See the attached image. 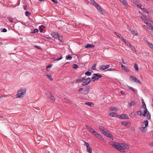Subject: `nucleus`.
<instances>
[{
	"instance_id": "1",
	"label": "nucleus",
	"mask_w": 153,
	"mask_h": 153,
	"mask_svg": "<svg viewBox=\"0 0 153 153\" xmlns=\"http://www.w3.org/2000/svg\"><path fill=\"white\" fill-rule=\"evenodd\" d=\"M109 144L122 152H126V150L129 148L128 146L125 143L120 144L117 142H109Z\"/></svg>"
},
{
	"instance_id": "2",
	"label": "nucleus",
	"mask_w": 153,
	"mask_h": 153,
	"mask_svg": "<svg viewBox=\"0 0 153 153\" xmlns=\"http://www.w3.org/2000/svg\"><path fill=\"white\" fill-rule=\"evenodd\" d=\"M26 93V90L25 89H21L19 90L16 95V97L22 98L24 97Z\"/></svg>"
},
{
	"instance_id": "3",
	"label": "nucleus",
	"mask_w": 153,
	"mask_h": 153,
	"mask_svg": "<svg viewBox=\"0 0 153 153\" xmlns=\"http://www.w3.org/2000/svg\"><path fill=\"white\" fill-rule=\"evenodd\" d=\"M102 77V76L101 75H99L97 74H94L93 76L91 78V79L94 82L96 80L99 79Z\"/></svg>"
},
{
	"instance_id": "4",
	"label": "nucleus",
	"mask_w": 153,
	"mask_h": 153,
	"mask_svg": "<svg viewBox=\"0 0 153 153\" xmlns=\"http://www.w3.org/2000/svg\"><path fill=\"white\" fill-rule=\"evenodd\" d=\"M129 79L131 81L140 84L141 83L139 79L133 76H131L129 77Z\"/></svg>"
},
{
	"instance_id": "5",
	"label": "nucleus",
	"mask_w": 153,
	"mask_h": 153,
	"mask_svg": "<svg viewBox=\"0 0 153 153\" xmlns=\"http://www.w3.org/2000/svg\"><path fill=\"white\" fill-rule=\"evenodd\" d=\"M99 128L100 131L103 134H105L104 133L108 130L104 127L101 126H99Z\"/></svg>"
},
{
	"instance_id": "6",
	"label": "nucleus",
	"mask_w": 153,
	"mask_h": 153,
	"mask_svg": "<svg viewBox=\"0 0 153 153\" xmlns=\"http://www.w3.org/2000/svg\"><path fill=\"white\" fill-rule=\"evenodd\" d=\"M46 95L47 96V97L50 99L51 100L55 101V98L50 93L48 92L46 93Z\"/></svg>"
},
{
	"instance_id": "7",
	"label": "nucleus",
	"mask_w": 153,
	"mask_h": 153,
	"mask_svg": "<svg viewBox=\"0 0 153 153\" xmlns=\"http://www.w3.org/2000/svg\"><path fill=\"white\" fill-rule=\"evenodd\" d=\"M133 2L140 8H141V5L137 0H132Z\"/></svg>"
},
{
	"instance_id": "8",
	"label": "nucleus",
	"mask_w": 153,
	"mask_h": 153,
	"mask_svg": "<svg viewBox=\"0 0 153 153\" xmlns=\"http://www.w3.org/2000/svg\"><path fill=\"white\" fill-rule=\"evenodd\" d=\"M86 128L88 129L92 133H93L94 134L96 133V131H94L93 129L91 127L89 126L88 125H86Z\"/></svg>"
},
{
	"instance_id": "9",
	"label": "nucleus",
	"mask_w": 153,
	"mask_h": 153,
	"mask_svg": "<svg viewBox=\"0 0 153 153\" xmlns=\"http://www.w3.org/2000/svg\"><path fill=\"white\" fill-rule=\"evenodd\" d=\"M91 81V79L90 78H87L85 81L83 82L82 83V85L85 86L88 84Z\"/></svg>"
},
{
	"instance_id": "10",
	"label": "nucleus",
	"mask_w": 153,
	"mask_h": 153,
	"mask_svg": "<svg viewBox=\"0 0 153 153\" xmlns=\"http://www.w3.org/2000/svg\"><path fill=\"white\" fill-rule=\"evenodd\" d=\"M110 67V65H107L106 66L104 65H101L100 68V69L102 70H105L106 69H107Z\"/></svg>"
},
{
	"instance_id": "11",
	"label": "nucleus",
	"mask_w": 153,
	"mask_h": 153,
	"mask_svg": "<svg viewBox=\"0 0 153 153\" xmlns=\"http://www.w3.org/2000/svg\"><path fill=\"white\" fill-rule=\"evenodd\" d=\"M94 135L95 137L97 138L98 139L101 140L102 139V137L101 135L98 133H97V132H96V133L94 134Z\"/></svg>"
},
{
	"instance_id": "12",
	"label": "nucleus",
	"mask_w": 153,
	"mask_h": 153,
	"mask_svg": "<svg viewBox=\"0 0 153 153\" xmlns=\"http://www.w3.org/2000/svg\"><path fill=\"white\" fill-rule=\"evenodd\" d=\"M104 134V135L109 137H111L112 136V135L109 133V131L108 130L106 131Z\"/></svg>"
},
{
	"instance_id": "13",
	"label": "nucleus",
	"mask_w": 153,
	"mask_h": 153,
	"mask_svg": "<svg viewBox=\"0 0 153 153\" xmlns=\"http://www.w3.org/2000/svg\"><path fill=\"white\" fill-rule=\"evenodd\" d=\"M94 45L93 44H88L84 47L86 48H89L94 47Z\"/></svg>"
},
{
	"instance_id": "14",
	"label": "nucleus",
	"mask_w": 153,
	"mask_h": 153,
	"mask_svg": "<svg viewBox=\"0 0 153 153\" xmlns=\"http://www.w3.org/2000/svg\"><path fill=\"white\" fill-rule=\"evenodd\" d=\"M51 35L53 36V37L55 38H57L59 36L58 33L56 32L52 33L51 34Z\"/></svg>"
},
{
	"instance_id": "15",
	"label": "nucleus",
	"mask_w": 153,
	"mask_h": 153,
	"mask_svg": "<svg viewBox=\"0 0 153 153\" xmlns=\"http://www.w3.org/2000/svg\"><path fill=\"white\" fill-rule=\"evenodd\" d=\"M120 1L126 7H127L128 6V4L125 0H120Z\"/></svg>"
},
{
	"instance_id": "16",
	"label": "nucleus",
	"mask_w": 153,
	"mask_h": 153,
	"mask_svg": "<svg viewBox=\"0 0 153 153\" xmlns=\"http://www.w3.org/2000/svg\"><path fill=\"white\" fill-rule=\"evenodd\" d=\"M148 126V121L147 120L144 121L143 123L142 124V126L143 127H147Z\"/></svg>"
},
{
	"instance_id": "17",
	"label": "nucleus",
	"mask_w": 153,
	"mask_h": 153,
	"mask_svg": "<svg viewBox=\"0 0 153 153\" xmlns=\"http://www.w3.org/2000/svg\"><path fill=\"white\" fill-rule=\"evenodd\" d=\"M109 115L113 117H118V115L116 114V113L113 112H111L109 114Z\"/></svg>"
},
{
	"instance_id": "18",
	"label": "nucleus",
	"mask_w": 153,
	"mask_h": 153,
	"mask_svg": "<svg viewBox=\"0 0 153 153\" xmlns=\"http://www.w3.org/2000/svg\"><path fill=\"white\" fill-rule=\"evenodd\" d=\"M110 110L114 111H117L118 110L116 107H111L110 108Z\"/></svg>"
},
{
	"instance_id": "19",
	"label": "nucleus",
	"mask_w": 153,
	"mask_h": 153,
	"mask_svg": "<svg viewBox=\"0 0 153 153\" xmlns=\"http://www.w3.org/2000/svg\"><path fill=\"white\" fill-rule=\"evenodd\" d=\"M120 118H122V119H124V118H126V119H128V115L123 114L121 115L120 117Z\"/></svg>"
},
{
	"instance_id": "20",
	"label": "nucleus",
	"mask_w": 153,
	"mask_h": 153,
	"mask_svg": "<svg viewBox=\"0 0 153 153\" xmlns=\"http://www.w3.org/2000/svg\"><path fill=\"white\" fill-rule=\"evenodd\" d=\"M146 42L149 47L152 49H153V44L152 43H151L149 41H146Z\"/></svg>"
},
{
	"instance_id": "21",
	"label": "nucleus",
	"mask_w": 153,
	"mask_h": 153,
	"mask_svg": "<svg viewBox=\"0 0 153 153\" xmlns=\"http://www.w3.org/2000/svg\"><path fill=\"white\" fill-rule=\"evenodd\" d=\"M86 151L89 153H92V148L90 146L89 147L87 148Z\"/></svg>"
},
{
	"instance_id": "22",
	"label": "nucleus",
	"mask_w": 153,
	"mask_h": 153,
	"mask_svg": "<svg viewBox=\"0 0 153 153\" xmlns=\"http://www.w3.org/2000/svg\"><path fill=\"white\" fill-rule=\"evenodd\" d=\"M131 33H132L135 36H137L138 35V33L137 31L132 30L131 29L129 30Z\"/></svg>"
},
{
	"instance_id": "23",
	"label": "nucleus",
	"mask_w": 153,
	"mask_h": 153,
	"mask_svg": "<svg viewBox=\"0 0 153 153\" xmlns=\"http://www.w3.org/2000/svg\"><path fill=\"white\" fill-rule=\"evenodd\" d=\"M85 79V78L84 77H81L79 79H78L76 80L77 82H81L83 80Z\"/></svg>"
},
{
	"instance_id": "24",
	"label": "nucleus",
	"mask_w": 153,
	"mask_h": 153,
	"mask_svg": "<svg viewBox=\"0 0 153 153\" xmlns=\"http://www.w3.org/2000/svg\"><path fill=\"white\" fill-rule=\"evenodd\" d=\"M129 122H122V124L123 125H124L126 127H129L130 126H128V124H129Z\"/></svg>"
},
{
	"instance_id": "25",
	"label": "nucleus",
	"mask_w": 153,
	"mask_h": 153,
	"mask_svg": "<svg viewBox=\"0 0 153 153\" xmlns=\"http://www.w3.org/2000/svg\"><path fill=\"white\" fill-rule=\"evenodd\" d=\"M146 127H143L142 128H140V130L143 132H146L147 130V129L146 128Z\"/></svg>"
},
{
	"instance_id": "26",
	"label": "nucleus",
	"mask_w": 153,
	"mask_h": 153,
	"mask_svg": "<svg viewBox=\"0 0 153 153\" xmlns=\"http://www.w3.org/2000/svg\"><path fill=\"white\" fill-rule=\"evenodd\" d=\"M91 3L95 7L98 6V4L95 2L94 0H90Z\"/></svg>"
},
{
	"instance_id": "27",
	"label": "nucleus",
	"mask_w": 153,
	"mask_h": 153,
	"mask_svg": "<svg viewBox=\"0 0 153 153\" xmlns=\"http://www.w3.org/2000/svg\"><path fill=\"white\" fill-rule=\"evenodd\" d=\"M122 40L124 41L125 43H126L128 46H130L131 45L129 42H128L126 39H122Z\"/></svg>"
},
{
	"instance_id": "28",
	"label": "nucleus",
	"mask_w": 153,
	"mask_h": 153,
	"mask_svg": "<svg viewBox=\"0 0 153 153\" xmlns=\"http://www.w3.org/2000/svg\"><path fill=\"white\" fill-rule=\"evenodd\" d=\"M136 104V102L134 101H132L129 103V106L131 107L135 105Z\"/></svg>"
},
{
	"instance_id": "29",
	"label": "nucleus",
	"mask_w": 153,
	"mask_h": 153,
	"mask_svg": "<svg viewBox=\"0 0 153 153\" xmlns=\"http://www.w3.org/2000/svg\"><path fill=\"white\" fill-rule=\"evenodd\" d=\"M134 68L135 70L137 71H138V67L137 64V63H135L134 64Z\"/></svg>"
},
{
	"instance_id": "30",
	"label": "nucleus",
	"mask_w": 153,
	"mask_h": 153,
	"mask_svg": "<svg viewBox=\"0 0 153 153\" xmlns=\"http://www.w3.org/2000/svg\"><path fill=\"white\" fill-rule=\"evenodd\" d=\"M141 18L143 20V21L144 22V23L145 24H146L147 23V22H148V21H147V19H146V18L145 17H141Z\"/></svg>"
},
{
	"instance_id": "31",
	"label": "nucleus",
	"mask_w": 153,
	"mask_h": 153,
	"mask_svg": "<svg viewBox=\"0 0 153 153\" xmlns=\"http://www.w3.org/2000/svg\"><path fill=\"white\" fill-rule=\"evenodd\" d=\"M46 76H47L48 78L51 81H52L53 80L51 75L46 74Z\"/></svg>"
},
{
	"instance_id": "32",
	"label": "nucleus",
	"mask_w": 153,
	"mask_h": 153,
	"mask_svg": "<svg viewBox=\"0 0 153 153\" xmlns=\"http://www.w3.org/2000/svg\"><path fill=\"white\" fill-rule=\"evenodd\" d=\"M123 70L127 72H129V69L126 66L124 67L123 69Z\"/></svg>"
},
{
	"instance_id": "33",
	"label": "nucleus",
	"mask_w": 153,
	"mask_h": 153,
	"mask_svg": "<svg viewBox=\"0 0 153 153\" xmlns=\"http://www.w3.org/2000/svg\"><path fill=\"white\" fill-rule=\"evenodd\" d=\"M146 116L148 120H150L151 119V115L149 114V112H148Z\"/></svg>"
},
{
	"instance_id": "34",
	"label": "nucleus",
	"mask_w": 153,
	"mask_h": 153,
	"mask_svg": "<svg viewBox=\"0 0 153 153\" xmlns=\"http://www.w3.org/2000/svg\"><path fill=\"white\" fill-rule=\"evenodd\" d=\"M146 24L148 26L151 27V28L153 27L152 25L149 22H148Z\"/></svg>"
},
{
	"instance_id": "35",
	"label": "nucleus",
	"mask_w": 153,
	"mask_h": 153,
	"mask_svg": "<svg viewBox=\"0 0 153 153\" xmlns=\"http://www.w3.org/2000/svg\"><path fill=\"white\" fill-rule=\"evenodd\" d=\"M142 10L145 12V13H148V11L145 8H142L141 7V8H140Z\"/></svg>"
},
{
	"instance_id": "36",
	"label": "nucleus",
	"mask_w": 153,
	"mask_h": 153,
	"mask_svg": "<svg viewBox=\"0 0 153 153\" xmlns=\"http://www.w3.org/2000/svg\"><path fill=\"white\" fill-rule=\"evenodd\" d=\"M72 56L71 55H68V56H66V58L68 60L71 59H72Z\"/></svg>"
},
{
	"instance_id": "37",
	"label": "nucleus",
	"mask_w": 153,
	"mask_h": 153,
	"mask_svg": "<svg viewBox=\"0 0 153 153\" xmlns=\"http://www.w3.org/2000/svg\"><path fill=\"white\" fill-rule=\"evenodd\" d=\"M84 145L85 146H86V148L87 147H89V146H90L89 145V144L87 143V142H84Z\"/></svg>"
},
{
	"instance_id": "38",
	"label": "nucleus",
	"mask_w": 153,
	"mask_h": 153,
	"mask_svg": "<svg viewBox=\"0 0 153 153\" xmlns=\"http://www.w3.org/2000/svg\"><path fill=\"white\" fill-rule=\"evenodd\" d=\"M52 65H52L51 64V65H49L47 66L46 67V70L48 71V69H49L51 68L52 67Z\"/></svg>"
},
{
	"instance_id": "39",
	"label": "nucleus",
	"mask_w": 153,
	"mask_h": 153,
	"mask_svg": "<svg viewBox=\"0 0 153 153\" xmlns=\"http://www.w3.org/2000/svg\"><path fill=\"white\" fill-rule=\"evenodd\" d=\"M142 105H143V108H146V105L145 103L144 102V100H143V99H142Z\"/></svg>"
},
{
	"instance_id": "40",
	"label": "nucleus",
	"mask_w": 153,
	"mask_h": 153,
	"mask_svg": "<svg viewBox=\"0 0 153 153\" xmlns=\"http://www.w3.org/2000/svg\"><path fill=\"white\" fill-rule=\"evenodd\" d=\"M85 104L88 105L89 106H91L92 105H93V104L91 102H87L85 103Z\"/></svg>"
},
{
	"instance_id": "41",
	"label": "nucleus",
	"mask_w": 153,
	"mask_h": 153,
	"mask_svg": "<svg viewBox=\"0 0 153 153\" xmlns=\"http://www.w3.org/2000/svg\"><path fill=\"white\" fill-rule=\"evenodd\" d=\"M73 67L74 69H76L78 68L79 67V66L76 64H74L73 65Z\"/></svg>"
},
{
	"instance_id": "42",
	"label": "nucleus",
	"mask_w": 153,
	"mask_h": 153,
	"mask_svg": "<svg viewBox=\"0 0 153 153\" xmlns=\"http://www.w3.org/2000/svg\"><path fill=\"white\" fill-rule=\"evenodd\" d=\"M96 64H94L91 67V68L92 70H95L96 69Z\"/></svg>"
},
{
	"instance_id": "43",
	"label": "nucleus",
	"mask_w": 153,
	"mask_h": 153,
	"mask_svg": "<svg viewBox=\"0 0 153 153\" xmlns=\"http://www.w3.org/2000/svg\"><path fill=\"white\" fill-rule=\"evenodd\" d=\"M142 27L144 28V29L147 31H149V29L148 27L145 25H143Z\"/></svg>"
},
{
	"instance_id": "44",
	"label": "nucleus",
	"mask_w": 153,
	"mask_h": 153,
	"mask_svg": "<svg viewBox=\"0 0 153 153\" xmlns=\"http://www.w3.org/2000/svg\"><path fill=\"white\" fill-rule=\"evenodd\" d=\"M130 47L133 51H136V49H135L134 46L132 45H131Z\"/></svg>"
},
{
	"instance_id": "45",
	"label": "nucleus",
	"mask_w": 153,
	"mask_h": 153,
	"mask_svg": "<svg viewBox=\"0 0 153 153\" xmlns=\"http://www.w3.org/2000/svg\"><path fill=\"white\" fill-rule=\"evenodd\" d=\"M99 12L101 13L102 14H104L105 12L103 10H102V9H101L100 11H99Z\"/></svg>"
},
{
	"instance_id": "46",
	"label": "nucleus",
	"mask_w": 153,
	"mask_h": 153,
	"mask_svg": "<svg viewBox=\"0 0 153 153\" xmlns=\"http://www.w3.org/2000/svg\"><path fill=\"white\" fill-rule=\"evenodd\" d=\"M25 13L26 15L27 16H30V13L28 11L25 12Z\"/></svg>"
},
{
	"instance_id": "47",
	"label": "nucleus",
	"mask_w": 153,
	"mask_h": 153,
	"mask_svg": "<svg viewBox=\"0 0 153 153\" xmlns=\"http://www.w3.org/2000/svg\"><path fill=\"white\" fill-rule=\"evenodd\" d=\"M135 115H136V113H135L133 112L132 113H131V114L130 115V116H131V117H133Z\"/></svg>"
},
{
	"instance_id": "48",
	"label": "nucleus",
	"mask_w": 153,
	"mask_h": 153,
	"mask_svg": "<svg viewBox=\"0 0 153 153\" xmlns=\"http://www.w3.org/2000/svg\"><path fill=\"white\" fill-rule=\"evenodd\" d=\"M91 74V73L89 72V71H87L86 72H85V74L88 76H89Z\"/></svg>"
},
{
	"instance_id": "49",
	"label": "nucleus",
	"mask_w": 153,
	"mask_h": 153,
	"mask_svg": "<svg viewBox=\"0 0 153 153\" xmlns=\"http://www.w3.org/2000/svg\"><path fill=\"white\" fill-rule=\"evenodd\" d=\"M137 114L140 116H141L143 114L142 112L141 111H137Z\"/></svg>"
},
{
	"instance_id": "50",
	"label": "nucleus",
	"mask_w": 153,
	"mask_h": 153,
	"mask_svg": "<svg viewBox=\"0 0 153 153\" xmlns=\"http://www.w3.org/2000/svg\"><path fill=\"white\" fill-rule=\"evenodd\" d=\"M58 40H59L60 41H62V38L61 36H58Z\"/></svg>"
},
{
	"instance_id": "51",
	"label": "nucleus",
	"mask_w": 153,
	"mask_h": 153,
	"mask_svg": "<svg viewBox=\"0 0 153 153\" xmlns=\"http://www.w3.org/2000/svg\"><path fill=\"white\" fill-rule=\"evenodd\" d=\"M90 86L89 85L88 86L87 88L85 89V90L87 92V93L88 92L90 88Z\"/></svg>"
},
{
	"instance_id": "52",
	"label": "nucleus",
	"mask_w": 153,
	"mask_h": 153,
	"mask_svg": "<svg viewBox=\"0 0 153 153\" xmlns=\"http://www.w3.org/2000/svg\"><path fill=\"white\" fill-rule=\"evenodd\" d=\"M145 109L144 110V113L147 114L148 111H147V110L146 108H145Z\"/></svg>"
},
{
	"instance_id": "53",
	"label": "nucleus",
	"mask_w": 153,
	"mask_h": 153,
	"mask_svg": "<svg viewBox=\"0 0 153 153\" xmlns=\"http://www.w3.org/2000/svg\"><path fill=\"white\" fill-rule=\"evenodd\" d=\"M38 31V30L37 29H35L32 32V33H34L36 32H37Z\"/></svg>"
},
{
	"instance_id": "54",
	"label": "nucleus",
	"mask_w": 153,
	"mask_h": 153,
	"mask_svg": "<svg viewBox=\"0 0 153 153\" xmlns=\"http://www.w3.org/2000/svg\"><path fill=\"white\" fill-rule=\"evenodd\" d=\"M96 7L97 8V9L99 10V11H100V10L101 9H102L101 8L100 6H99L98 4V6H96Z\"/></svg>"
},
{
	"instance_id": "55",
	"label": "nucleus",
	"mask_w": 153,
	"mask_h": 153,
	"mask_svg": "<svg viewBox=\"0 0 153 153\" xmlns=\"http://www.w3.org/2000/svg\"><path fill=\"white\" fill-rule=\"evenodd\" d=\"M117 36L119 37V38L120 39L122 40V39L123 38H122V36H121V35H119V34H118V35H117Z\"/></svg>"
},
{
	"instance_id": "56",
	"label": "nucleus",
	"mask_w": 153,
	"mask_h": 153,
	"mask_svg": "<svg viewBox=\"0 0 153 153\" xmlns=\"http://www.w3.org/2000/svg\"><path fill=\"white\" fill-rule=\"evenodd\" d=\"M108 71H117V70L114 69L110 68L108 69Z\"/></svg>"
},
{
	"instance_id": "57",
	"label": "nucleus",
	"mask_w": 153,
	"mask_h": 153,
	"mask_svg": "<svg viewBox=\"0 0 153 153\" xmlns=\"http://www.w3.org/2000/svg\"><path fill=\"white\" fill-rule=\"evenodd\" d=\"M54 59L55 60H59V59L57 56H55L54 57Z\"/></svg>"
},
{
	"instance_id": "58",
	"label": "nucleus",
	"mask_w": 153,
	"mask_h": 153,
	"mask_svg": "<svg viewBox=\"0 0 153 153\" xmlns=\"http://www.w3.org/2000/svg\"><path fill=\"white\" fill-rule=\"evenodd\" d=\"M2 31L3 32H6L7 31V29L5 28L2 29Z\"/></svg>"
},
{
	"instance_id": "59",
	"label": "nucleus",
	"mask_w": 153,
	"mask_h": 153,
	"mask_svg": "<svg viewBox=\"0 0 153 153\" xmlns=\"http://www.w3.org/2000/svg\"><path fill=\"white\" fill-rule=\"evenodd\" d=\"M24 9L25 10H27V6L26 5H24Z\"/></svg>"
},
{
	"instance_id": "60",
	"label": "nucleus",
	"mask_w": 153,
	"mask_h": 153,
	"mask_svg": "<svg viewBox=\"0 0 153 153\" xmlns=\"http://www.w3.org/2000/svg\"><path fill=\"white\" fill-rule=\"evenodd\" d=\"M40 28L43 29L44 28V26L43 25H41L39 27Z\"/></svg>"
},
{
	"instance_id": "61",
	"label": "nucleus",
	"mask_w": 153,
	"mask_h": 153,
	"mask_svg": "<svg viewBox=\"0 0 153 153\" xmlns=\"http://www.w3.org/2000/svg\"><path fill=\"white\" fill-rule=\"evenodd\" d=\"M122 94H125V92L124 91H122L121 92H120Z\"/></svg>"
},
{
	"instance_id": "62",
	"label": "nucleus",
	"mask_w": 153,
	"mask_h": 153,
	"mask_svg": "<svg viewBox=\"0 0 153 153\" xmlns=\"http://www.w3.org/2000/svg\"><path fill=\"white\" fill-rule=\"evenodd\" d=\"M149 32L150 34L152 35V36H153V33H152V31H149V30L148 31Z\"/></svg>"
},
{
	"instance_id": "63",
	"label": "nucleus",
	"mask_w": 153,
	"mask_h": 153,
	"mask_svg": "<svg viewBox=\"0 0 153 153\" xmlns=\"http://www.w3.org/2000/svg\"><path fill=\"white\" fill-rule=\"evenodd\" d=\"M9 21L11 22H13L12 19L11 18H9Z\"/></svg>"
},
{
	"instance_id": "64",
	"label": "nucleus",
	"mask_w": 153,
	"mask_h": 153,
	"mask_svg": "<svg viewBox=\"0 0 153 153\" xmlns=\"http://www.w3.org/2000/svg\"><path fill=\"white\" fill-rule=\"evenodd\" d=\"M150 146H153V141L150 144Z\"/></svg>"
}]
</instances>
